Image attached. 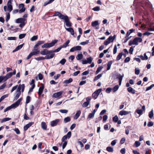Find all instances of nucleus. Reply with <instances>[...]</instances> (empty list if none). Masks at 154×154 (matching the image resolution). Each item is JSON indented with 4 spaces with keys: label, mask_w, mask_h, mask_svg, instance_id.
Here are the masks:
<instances>
[{
    "label": "nucleus",
    "mask_w": 154,
    "mask_h": 154,
    "mask_svg": "<svg viewBox=\"0 0 154 154\" xmlns=\"http://www.w3.org/2000/svg\"><path fill=\"white\" fill-rule=\"evenodd\" d=\"M6 85V83H4L0 87V90L3 89Z\"/></svg>",
    "instance_id": "nucleus-56"
},
{
    "label": "nucleus",
    "mask_w": 154,
    "mask_h": 154,
    "mask_svg": "<svg viewBox=\"0 0 154 154\" xmlns=\"http://www.w3.org/2000/svg\"><path fill=\"white\" fill-rule=\"evenodd\" d=\"M26 19L23 18H19L17 19L15 21L16 23H21L24 22Z\"/></svg>",
    "instance_id": "nucleus-12"
},
{
    "label": "nucleus",
    "mask_w": 154,
    "mask_h": 154,
    "mask_svg": "<svg viewBox=\"0 0 154 154\" xmlns=\"http://www.w3.org/2000/svg\"><path fill=\"white\" fill-rule=\"evenodd\" d=\"M41 125L42 128L44 130H46L47 127L46 123L43 122H41Z\"/></svg>",
    "instance_id": "nucleus-19"
},
{
    "label": "nucleus",
    "mask_w": 154,
    "mask_h": 154,
    "mask_svg": "<svg viewBox=\"0 0 154 154\" xmlns=\"http://www.w3.org/2000/svg\"><path fill=\"white\" fill-rule=\"evenodd\" d=\"M112 61H109L108 63L107 64V70H109V69H110L111 66V65L112 64Z\"/></svg>",
    "instance_id": "nucleus-25"
},
{
    "label": "nucleus",
    "mask_w": 154,
    "mask_h": 154,
    "mask_svg": "<svg viewBox=\"0 0 154 154\" xmlns=\"http://www.w3.org/2000/svg\"><path fill=\"white\" fill-rule=\"evenodd\" d=\"M64 21H65V22L66 23V25L67 26L70 27L71 26V23L69 22L68 18Z\"/></svg>",
    "instance_id": "nucleus-20"
},
{
    "label": "nucleus",
    "mask_w": 154,
    "mask_h": 154,
    "mask_svg": "<svg viewBox=\"0 0 154 154\" xmlns=\"http://www.w3.org/2000/svg\"><path fill=\"white\" fill-rule=\"evenodd\" d=\"M66 29L68 32H70L72 35H74V32L73 29L72 28H65Z\"/></svg>",
    "instance_id": "nucleus-18"
},
{
    "label": "nucleus",
    "mask_w": 154,
    "mask_h": 154,
    "mask_svg": "<svg viewBox=\"0 0 154 154\" xmlns=\"http://www.w3.org/2000/svg\"><path fill=\"white\" fill-rule=\"evenodd\" d=\"M99 95H98L96 93L94 92L92 94V97L94 98V99H96L98 97Z\"/></svg>",
    "instance_id": "nucleus-48"
},
{
    "label": "nucleus",
    "mask_w": 154,
    "mask_h": 154,
    "mask_svg": "<svg viewBox=\"0 0 154 154\" xmlns=\"http://www.w3.org/2000/svg\"><path fill=\"white\" fill-rule=\"evenodd\" d=\"M33 123V122H30L26 125L24 127V130L26 131L29 127H30Z\"/></svg>",
    "instance_id": "nucleus-17"
},
{
    "label": "nucleus",
    "mask_w": 154,
    "mask_h": 154,
    "mask_svg": "<svg viewBox=\"0 0 154 154\" xmlns=\"http://www.w3.org/2000/svg\"><path fill=\"white\" fill-rule=\"evenodd\" d=\"M113 121L115 122H117L119 119L118 118L117 116H116L113 117L112 118Z\"/></svg>",
    "instance_id": "nucleus-37"
},
{
    "label": "nucleus",
    "mask_w": 154,
    "mask_h": 154,
    "mask_svg": "<svg viewBox=\"0 0 154 154\" xmlns=\"http://www.w3.org/2000/svg\"><path fill=\"white\" fill-rule=\"evenodd\" d=\"M102 74H100L98 75L97 76L95 77L94 79V81H96L99 79L102 76Z\"/></svg>",
    "instance_id": "nucleus-30"
},
{
    "label": "nucleus",
    "mask_w": 154,
    "mask_h": 154,
    "mask_svg": "<svg viewBox=\"0 0 154 154\" xmlns=\"http://www.w3.org/2000/svg\"><path fill=\"white\" fill-rule=\"evenodd\" d=\"M89 42V40H87L85 42H82L80 43V45H85L88 44Z\"/></svg>",
    "instance_id": "nucleus-39"
},
{
    "label": "nucleus",
    "mask_w": 154,
    "mask_h": 154,
    "mask_svg": "<svg viewBox=\"0 0 154 154\" xmlns=\"http://www.w3.org/2000/svg\"><path fill=\"white\" fill-rule=\"evenodd\" d=\"M24 44V43H23L22 45L18 46L15 49L13 50V52H14L21 49L22 48Z\"/></svg>",
    "instance_id": "nucleus-16"
},
{
    "label": "nucleus",
    "mask_w": 154,
    "mask_h": 154,
    "mask_svg": "<svg viewBox=\"0 0 154 154\" xmlns=\"http://www.w3.org/2000/svg\"><path fill=\"white\" fill-rule=\"evenodd\" d=\"M106 149L107 151L109 152H112L113 151V148L110 146L107 147Z\"/></svg>",
    "instance_id": "nucleus-26"
},
{
    "label": "nucleus",
    "mask_w": 154,
    "mask_h": 154,
    "mask_svg": "<svg viewBox=\"0 0 154 154\" xmlns=\"http://www.w3.org/2000/svg\"><path fill=\"white\" fill-rule=\"evenodd\" d=\"M31 97L29 96H28L26 98V103L27 104L29 103L30 101Z\"/></svg>",
    "instance_id": "nucleus-45"
},
{
    "label": "nucleus",
    "mask_w": 154,
    "mask_h": 154,
    "mask_svg": "<svg viewBox=\"0 0 154 154\" xmlns=\"http://www.w3.org/2000/svg\"><path fill=\"white\" fill-rule=\"evenodd\" d=\"M66 62V60L65 59L63 58L60 61V63H61L62 65H64Z\"/></svg>",
    "instance_id": "nucleus-51"
},
{
    "label": "nucleus",
    "mask_w": 154,
    "mask_h": 154,
    "mask_svg": "<svg viewBox=\"0 0 154 154\" xmlns=\"http://www.w3.org/2000/svg\"><path fill=\"white\" fill-rule=\"evenodd\" d=\"M82 48L80 46H75L72 48L70 50V52H73L75 51H80Z\"/></svg>",
    "instance_id": "nucleus-8"
},
{
    "label": "nucleus",
    "mask_w": 154,
    "mask_h": 154,
    "mask_svg": "<svg viewBox=\"0 0 154 154\" xmlns=\"http://www.w3.org/2000/svg\"><path fill=\"white\" fill-rule=\"evenodd\" d=\"M26 33L20 34L19 35V38L20 39H21L24 38L26 35Z\"/></svg>",
    "instance_id": "nucleus-46"
},
{
    "label": "nucleus",
    "mask_w": 154,
    "mask_h": 154,
    "mask_svg": "<svg viewBox=\"0 0 154 154\" xmlns=\"http://www.w3.org/2000/svg\"><path fill=\"white\" fill-rule=\"evenodd\" d=\"M143 60H147L148 59V57L146 55V54H144V57L143 55H140L139 56Z\"/></svg>",
    "instance_id": "nucleus-21"
},
{
    "label": "nucleus",
    "mask_w": 154,
    "mask_h": 154,
    "mask_svg": "<svg viewBox=\"0 0 154 154\" xmlns=\"http://www.w3.org/2000/svg\"><path fill=\"white\" fill-rule=\"evenodd\" d=\"M62 94V92H59L57 93H54L52 97H53L57 98L60 96Z\"/></svg>",
    "instance_id": "nucleus-13"
},
{
    "label": "nucleus",
    "mask_w": 154,
    "mask_h": 154,
    "mask_svg": "<svg viewBox=\"0 0 154 154\" xmlns=\"http://www.w3.org/2000/svg\"><path fill=\"white\" fill-rule=\"evenodd\" d=\"M119 88V86L118 85H116L113 88V92L116 91L118 90Z\"/></svg>",
    "instance_id": "nucleus-44"
},
{
    "label": "nucleus",
    "mask_w": 154,
    "mask_h": 154,
    "mask_svg": "<svg viewBox=\"0 0 154 154\" xmlns=\"http://www.w3.org/2000/svg\"><path fill=\"white\" fill-rule=\"evenodd\" d=\"M57 40H54L49 43H47L44 44L42 46V48H49L54 46V45L57 42Z\"/></svg>",
    "instance_id": "nucleus-2"
},
{
    "label": "nucleus",
    "mask_w": 154,
    "mask_h": 154,
    "mask_svg": "<svg viewBox=\"0 0 154 154\" xmlns=\"http://www.w3.org/2000/svg\"><path fill=\"white\" fill-rule=\"evenodd\" d=\"M99 25L98 21H95L92 23V26H95Z\"/></svg>",
    "instance_id": "nucleus-29"
},
{
    "label": "nucleus",
    "mask_w": 154,
    "mask_h": 154,
    "mask_svg": "<svg viewBox=\"0 0 154 154\" xmlns=\"http://www.w3.org/2000/svg\"><path fill=\"white\" fill-rule=\"evenodd\" d=\"M142 39L140 38L136 37L134 39L133 41L134 43V45H138V42H140L142 41Z\"/></svg>",
    "instance_id": "nucleus-7"
},
{
    "label": "nucleus",
    "mask_w": 154,
    "mask_h": 154,
    "mask_svg": "<svg viewBox=\"0 0 154 154\" xmlns=\"http://www.w3.org/2000/svg\"><path fill=\"white\" fill-rule=\"evenodd\" d=\"M44 89V85H42L38 89V94L39 95H40L42 93Z\"/></svg>",
    "instance_id": "nucleus-14"
},
{
    "label": "nucleus",
    "mask_w": 154,
    "mask_h": 154,
    "mask_svg": "<svg viewBox=\"0 0 154 154\" xmlns=\"http://www.w3.org/2000/svg\"><path fill=\"white\" fill-rule=\"evenodd\" d=\"M58 16L60 19L64 20V21L68 18L67 16H64L58 11L55 12L54 14L53 15V16Z\"/></svg>",
    "instance_id": "nucleus-3"
},
{
    "label": "nucleus",
    "mask_w": 154,
    "mask_h": 154,
    "mask_svg": "<svg viewBox=\"0 0 154 154\" xmlns=\"http://www.w3.org/2000/svg\"><path fill=\"white\" fill-rule=\"evenodd\" d=\"M8 94L4 95L2 96L1 97V98H0V99H1L2 100V101L4 99H5V98L7 97H8Z\"/></svg>",
    "instance_id": "nucleus-58"
},
{
    "label": "nucleus",
    "mask_w": 154,
    "mask_h": 154,
    "mask_svg": "<svg viewBox=\"0 0 154 154\" xmlns=\"http://www.w3.org/2000/svg\"><path fill=\"white\" fill-rule=\"evenodd\" d=\"M60 121L59 119H56L55 120H53L51 122V125L52 127L56 126L58 122Z\"/></svg>",
    "instance_id": "nucleus-11"
},
{
    "label": "nucleus",
    "mask_w": 154,
    "mask_h": 154,
    "mask_svg": "<svg viewBox=\"0 0 154 154\" xmlns=\"http://www.w3.org/2000/svg\"><path fill=\"white\" fill-rule=\"evenodd\" d=\"M89 73V72L88 71H86L84 72H83L82 74V75H86L87 74H88Z\"/></svg>",
    "instance_id": "nucleus-62"
},
{
    "label": "nucleus",
    "mask_w": 154,
    "mask_h": 154,
    "mask_svg": "<svg viewBox=\"0 0 154 154\" xmlns=\"http://www.w3.org/2000/svg\"><path fill=\"white\" fill-rule=\"evenodd\" d=\"M19 8L20 9L19 11V12L20 13L24 12L26 9V8L24 7V5L23 4H20L19 5Z\"/></svg>",
    "instance_id": "nucleus-9"
},
{
    "label": "nucleus",
    "mask_w": 154,
    "mask_h": 154,
    "mask_svg": "<svg viewBox=\"0 0 154 154\" xmlns=\"http://www.w3.org/2000/svg\"><path fill=\"white\" fill-rule=\"evenodd\" d=\"M55 55L54 54H51L50 56L47 55L45 56L44 57H43L44 59H49L53 58Z\"/></svg>",
    "instance_id": "nucleus-15"
},
{
    "label": "nucleus",
    "mask_w": 154,
    "mask_h": 154,
    "mask_svg": "<svg viewBox=\"0 0 154 154\" xmlns=\"http://www.w3.org/2000/svg\"><path fill=\"white\" fill-rule=\"evenodd\" d=\"M19 85H20V86H20V90L21 89H22V92H23V91H24V88H25V85H24L23 84H22V85L20 84Z\"/></svg>",
    "instance_id": "nucleus-57"
},
{
    "label": "nucleus",
    "mask_w": 154,
    "mask_h": 154,
    "mask_svg": "<svg viewBox=\"0 0 154 154\" xmlns=\"http://www.w3.org/2000/svg\"><path fill=\"white\" fill-rule=\"evenodd\" d=\"M6 76V77L8 78V79L10 78L12 76V74L11 72H9L6 75H5Z\"/></svg>",
    "instance_id": "nucleus-50"
},
{
    "label": "nucleus",
    "mask_w": 154,
    "mask_h": 154,
    "mask_svg": "<svg viewBox=\"0 0 154 154\" xmlns=\"http://www.w3.org/2000/svg\"><path fill=\"white\" fill-rule=\"evenodd\" d=\"M16 37H9L7 38V39L9 40H16Z\"/></svg>",
    "instance_id": "nucleus-42"
},
{
    "label": "nucleus",
    "mask_w": 154,
    "mask_h": 154,
    "mask_svg": "<svg viewBox=\"0 0 154 154\" xmlns=\"http://www.w3.org/2000/svg\"><path fill=\"white\" fill-rule=\"evenodd\" d=\"M134 144L136 147H138L140 145V143L138 141H136L135 142Z\"/></svg>",
    "instance_id": "nucleus-53"
},
{
    "label": "nucleus",
    "mask_w": 154,
    "mask_h": 154,
    "mask_svg": "<svg viewBox=\"0 0 154 154\" xmlns=\"http://www.w3.org/2000/svg\"><path fill=\"white\" fill-rule=\"evenodd\" d=\"M72 81V78H69L68 80H65L64 82V83L69 84Z\"/></svg>",
    "instance_id": "nucleus-31"
},
{
    "label": "nucleus",
    "mask_w": 154,
    "mask_h": 154,
    "mask_svg": "<svg viewBox=\"0 0 154 154\" xmlns=\"http://www.w3.org/2000/svg\"><path fill=\"white\" fill-rule=\"evenodd\" d=\"M62 48V47H60L58 48H57V49H56V50H51L52 53H54V52H58L61 50V49Z\"/></svg>",
    "instance_id": "nucleus-34"
},
{
    "label": "nucleus",
    "mask_w": 154,
    "mask_h": 154,
    "mask_svg": "<svg viewBox=\"0 0 154 154\" xmlns=\"http://www.w3.org/2000/svg\"><path fill=\"white\" fill-rule=\"evenodd\" d=\"M128 114V112L125 110L121 111L119 112V115L121 116L123 115H126Z\"/></svg>",
    "instance_id": "nucleus-22"
},
{
    "label": "nucleus",
    "mask_w": 154,
    "mask_h": 154,
    "mask_svg": "<svg viewBox=\"0 0 154 154\" xmlns=\"http://www.w3.org/2000/svg\"><path fill=\"white\" fill-rule=\"evenodd\" d=\"M87 62L88 63L90 64L91 63L92 61V58L91 57H90L87 58Z\"/></svg>",
    "instance_id": "nucleus-41"
},
{
    "label": "nucleus",
    "mask_w": 154,
    "mask_h": 154,
    "mask_svg": "<svg viewBox=\"0 0 154 154\" xmlns=\"http://www.w3.org/2000/svg\"><path fill=\"white\" fill-rule=\"evenodd\" d=\"M107 39L110 42H112L114 40V38H113L112 36H110Z\"/></svg>",
    "instance_id": "nucleus-54"
},
{
    "label": "nucleus",
    "mask_w": 154,
    "mask_h": 154,
    "mask_svg": "<svg viewBox=\"0 0 154 154\" xmlns=\"http://www.w3.org/2000/svg\"><path fill=\"white\" fill-rule=\"evenodd\" d=\"M124 76V75L123 74L122 75H121L120 74H118L117 75V78L119 80V85H120L121 84L122 78Z\"/></svg>",
    "instance_id": "nucleus-10"
},
{
    "label": "nucleus",
    "mask_w": 154,
    "mask_h": 154,
    "mask_svg": "<svg viewBox=\"0 0 154 154\" xmlns=\"http://www.w3.org/2000/svg\"><path fill=\"white\" fill-rule=\"evenodd\" d=\"M40 53L42 55H47L52 53L51 50L48 51L47 49H45L41 51Z\"/></svg>",
    "instance_id": "nucleus-6"
},
{
    "label": "nucleus",
    "mask_w": 154,
    "mask_h": 154,
    "mask_svg": "<svg viewBox=\"0 0 154 154\" xmlns=\"http://www.w3.org/2000/svg\"><path fill=\"white\" fill-rule=\"evenodd\" d=\"M35 87V84H34L32 85V87L31 88H30V89L29 91V93L32 92L33 91V89Z\"/></svg>",
    "instance_id": "nucleus-61"
},
{
    "label": "nucleus",
    "mask_w": 154,
    "mask_h": 154,
    "mask_svg": "<svg viewBox=\"0 0 154 154\" xmlns=\"http://www.w3.org/2000/svg\"><path fill=\"white\" fill-rule=\"evenodd\" d=\"M39 50L35 51L31 53L32 56L36 55L39 53Z\"/></svg>",
    "instance_id": "nucleus-33"
},
{
    "label": "nucleus",
    "mask_w": 154,
    "mask_h": 154,
    "mask_svg": "<svg viewBox=\"0 0 154 154\" xmlns=\"http://www.w3.org/2000/svg\"><path fill=\"white\" fill-rule=\"evenodd\" d=\"M69 40H67L66 42V43H64L63 45L61 46L62 48H66V47L68 44H69Z\"/></svg>",
    "instance_id": "nucleus-32"
},
{
    "label": "nucleus",
    "mask_w": 154,
    "mask_h": 154,
    "mask_svg": "<svg viewBox=\"0 0 154 154\" xmlns=\"http://www.w3.org/2000/svg\"><path fill=\"white\" fill-rule=\"evenodd\" d=\"M92 10L95 11H98L100 10V8L99 7L97 6L93 8Z\"/></svg>",
    "instance_id": "nucleus-49"
},
{
    "label": "nucleus",
    "mask_w": 154,
    "mask_h": 154,
    "mask_svg": "<svg viewBox=\"0 0 154 154\" xmlns=\"http://www.w3.org/2000/svg\"><path fill=\"white\" fill-rule=\"evenodd\" d=\"M38 37L37 36H34L31 39V40L32 41H34L36 40L37 39Z\"/></svg>",
    "instance_id": "nucleus-55"
},
{
    "label": "nucleus",
    "mask_w": 154,
    "mask_h": 154,
    "mask_svg": "<svg viewBox=\"0 0 154 154\" xmlns=\"http://www.w3.org/2000/svg\"><path fill=\"white\" fill-rule=\"evenodd\" d=\"M6 21L8 22L10 18V14L9 13L6 12Z\"/></svg>",
    "instance_id": "nucleus-38"
},
{
    "label": "nucleus",
    "mask_w": 154,
    "mask_h": 154,
    "mask_svg": "<svg viewBox=\"0 0 154 154\" xmlns=\"http://www.w3.org/2000/svg\"><path fill=\"white\" fill-rule=\"evenodd\" d=\"M11 118H6L3 119L1 121V123H3L8 121H9L11 119Z\"/></svg>",
    "instance_id": "nucleus-35"
},
{
    "label": "nucleus",
    "mask_w": 154,
    "mask_h": 154,
    "mask_svg": "<svg viewBox=\"0 0 154 154\" xmlns=\"http://www.w3.org/2000/svg\"><path fill=\"white\" fill-rule=\"evenodd\" d=\"M110 42L109 41L108 39H107L106 40L104 41V44L105 45H107L109 43H110Z\"/></svg>",
    "instance_id": "nucleus-63"
},
{
    "label": "nucleus",
    "mask_w": 154,
    "mask_h": 154,
    "mask_svg": "<svg viewBox=\"0 0 154 154\" xmlns=\"http://www.w3.org/2000/svg\"><path fill=\"white\" fill-rule=\"evenodd\" d=\"M12 1L13 0H9L7 3V10L9 11V12H11L13 10V7L12 5Z\"/></svg>",
    "instance_id": "nucleus-4"
},
{
    "label": "nucleus",
    "mask_w": 154,
    "mask_h": 154,
    "mask_svg": "<svg viewBox=\"0 0 154 154\" xmlns=\"http://www.w3.org/2000/svg\"><path fill=\"white\" fill-rule=\"evenodd\" d=\"M20 86H21L20 85H19L18 88L17 89V90L16 91V95L14 98V100L17 99L19 97V96H20L21 94L20 89Z\"/></svg>",
    "instance_id": "nucleus-5"
},
{
    "label": "nucleus",
    "mask_w": 154,
    "mask_h": 154,
    "mask_svg": "<svg viewBox=\"0 0 154 154\" xmlns=\"http://www.w3.org/2000/svg\"><path fill=\"white\" fill-rule=\"evenodd\" d=\"M128 92L131 93L133 94L135 93V90H134L131 87H129L128 89Z\"/></svg>",
    "instance_id": "nucleus-23"
},
{
    "label": "nucleus",
    "mask_w": 154,
    "mask_h": 154,
    "mask_svg": "<svg viewBox=\"0 0 154 154\" xmlns=\"http://www.w3.org/2000/svg\"><path fill=\"white\" fill-rule=\"evenodd\" d=\"M80 114L81 111L80 110H78L75 115L74 119H77L80 116Z\"/></svg>",
    "instance_id": "nucleus-24"
},
{
    "label": "nucleus",
    "mask_w": 154,
    "mask_h": 154,
    "mask_svg": "<svg viewBox=\"0 0 154 154\" xmlns=\"http://www.w3.org/2000/svg\"><path fill=\"white\" fill-rule=\"evenodd\" d=\"M70 120L71 119L70 117H67L64 119L63 122L65 123H66L69 122Z\"/></svg>",
    "instance_id": "nucleus-28"
},
{
    "label": "nucleus",
    "mask_w": 154,
    "mask_h": 154,
    "mask_svg": "<svg viewBox=\"0 0 154 154\" xmlns=\"http://www.w3.org/2000/svg\"><path fill=\"white\" fill-rule=\"evenodd\" d=\"M120 152L122 154H125V148H122L120 150Z\"/></svg>",
    "instance_id": "nucleus-64"
},
{
    "label": "nucleus",
    "mask_w": 154,
    "mask_h": 154,
    "mask_svg": "<svg viewBox=\"0 0 154 154\" xmlns=\"http://www.w3.org/2000/svg\"><path fill=\"white\" fill-rule=\"evenodd\" d=\"M89 104V103L87 102H85L82 104V106L83 107H85L88 106Z\"/></svg>",
    "instance_id": "nucleus-47"
},
{
    "label": "nucleus",
    "mask_w": 154,
    "mask_h": 154,
    "mask_svg": "<svg viewBox=\"0 0 154 154\" xmlns=\"http://www.w3.org/2000/svg\"><path fill=\"white\" fill-rule=\"evenodd\" d=\"M22 99L21 98L19 99L15 103L13 104L10 106L6 108L4 110V112H5L11 108H16L20 104L21 101L22 100Z\"/></svg>",
    "instance_id": "nucleus-1"
},
{
    "label": "nucleus",
    "mask_w": 154,
    "mask_h": 154,
    "mask_svg": "<svg viewBox=\"0 0 154 154\" xmlns=\"http://www.w3.org/2000/svg\"><path fill=\"white\" fill-rule=\"evenodd\" d=\"M153 110H152V111L149 112V117L151 119L153 117Z\"/></svg>",
    "instance_id": "nucleus-43"
},
{
    "label": "nucleus",
    "mask_w": 154,
    "mask_h": 154,
    "mask_svg": "<svg viewBox=\"0 0 154 154\" xmlns=\"http://www.w3.org/2000/svg\"><path fill=\"white\" fill-rule=\"evenodd\" d=\"M102 68L103 67L102 66H99L98 67L96 72V74H97L99 72L101 71Z\"/></svg>",
    "instance_id": "nucleus-36"
},
{
    "label": "nucleus",
    "mask_w": 154,
    "mask_h": 154,
    "mask_svg": "<svg viewBox=\"0 0 154 154\" xmlns=\"http://www.w3.org/2000/svg\"><path fill=\"white\" fill-rule=\"evenodd\" d=\"M122 56V53H120L117 57L116 60H119L121 58Z\"/></svg>",
    "instance_id": "nucleus-40"
},
{
    "label": "nucleus",
    "mask_w": 154,
    "mask_h": 154,
    "mask_svg": "<svg viewBox=\"0 0 154 154\" xmlns=\"http://www.w3.org/2000/svg\"><path fill=\"white\" fill-rule=\"evenodd\" d=\"M60 112L63 113H66L68 112V110L66 109H60Z\"/></svg>",
    "instance_id": "nucleus-60"
},
{
    "label": "nucleus",
    "mask_w": 154,
    "mask_h": 154,
    "mask_svg": "<svg viewBox=\"0 0 154 154\" xmlns=\"http://www.w3.org/2000/svg\"><path fill=\"white\" fill-rule=\"evenodd\" d=\"M83 56L82 54H79L76 57V58L77 60H80L83 58Z\"/></svg>",
    "instance_id": "nucleus-27"
},
{
    "label": "nucleus",
    "mask_w": 154,
    "mask_h": 154,
    "mask_svg": "<svg viewBox=\"0 0 154 154\" xmlns=\"http://www.w3.org/2000/svg\"><path fill=\"white\" fill-rule=\"evenodd\" d=\"M94 114L92 113H90L88 116V119H91L94 116Z\"/></svg>",
    "instance_id": "nucleus-59"
},
{
    "label": "nucleus",
    "mask_w": 154,
    "mask_h": 154,
    "mask_svg": "<svg viewBox=\"0 0 154 154\" xmlns=\"http://www.w3.org/2000/svg\"><path fill=\"white\" fill-rule=\"evenodd\" d=\"M143 110L142 109H137L136 110V112L139 115H141L142 113Z\"/></svg>",
    "instance_id": "nucleus-52"
}]
</instances>
